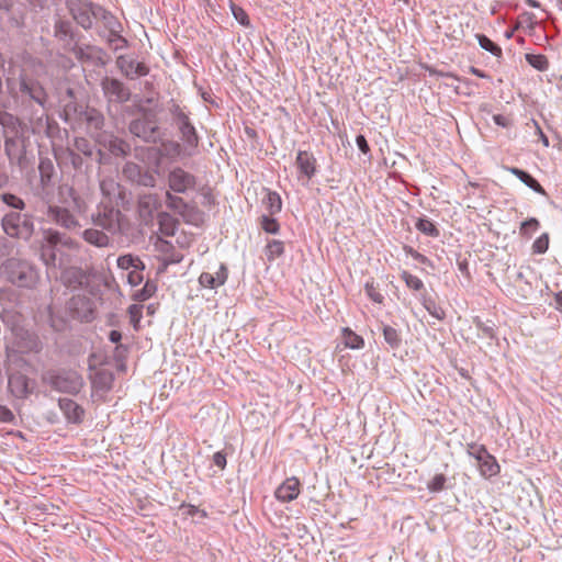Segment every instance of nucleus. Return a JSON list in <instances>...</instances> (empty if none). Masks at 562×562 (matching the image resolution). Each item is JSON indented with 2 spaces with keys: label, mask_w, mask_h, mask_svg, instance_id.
I'll use <instances>...</instances> for the list:
<instances>
[{
  "label": "nucleus",
  "mask_w": 562,
  "mask_h": 562,
  "mask_svg": "<svg viewBox=\"0 0 562 562\" xmlns=\"http://www.w3.org/2000/svg\"><path fill=\"white\" fill-rule=\"evenodd\" d=\"M166 205L178 212L186 222L198 225L202 221V213L193 206H190L184 200L170 191L166 192Z\"/></svg>",
  "instance_id": "f257e3e1"
},
{
  "label": "nucleus",
  "mask_w": 562,
  "mask_h": 562,
  "mask_svg": "<svg viewBox=\"0 0 562 562\" xmlns=\"http://www.w3.org/2000/svg\"><path fill=\"white\" fill-rule=\"evenodd\" d=\"M168 187L176 193H187L194 189L196 179L182 168H175L168 173Z\"/></svg>",
  "instance_id": "f03ea898"
},
{
  "label": "nucleus",
  "mask_w": 562,
  "mask_h": 562,
  "mask_svg": "<svg viewBox=\"0 0 562 562\" xmlns=\"http://www.w3.org/2000/svg\"><path fill=\"white\" fill-rule=\"evenodd\" d=\"M49 383L55 390L66 393H77L82 385L81 378L76 372L54 375Z\"/></svg>",
  "instance_id": "7ed1b4c3"
},
{
  "label": "nucleus",
  "mask_w": 562,
  "mask_h": 562,
  "mask_svg": "<svg viewBox=\"0 0 562 562\" xmlns=\"http://www.w3.org/2000/svg\"><path fill=\"white\" fill-rule=\"evenodd\" d=\"M9 390L10 392L19 398H24L33 391V385H31L27 376L22 372H13L12 367H9Z\"/></svg>",
  "instance_id": "20e7f679"
},
{
  "label": "nucleus",
  "mask_w": 562,
  "mask_h": 562,
  "mask_svg": "<svg viewBox=\"0 0 562 562\" xmlns=\"http://www.w3.org/2000/svg\"><path fill=\"white\" fill-rule=\"evenodd\" d=\"M301 493V482L296 476L285 479L274 491L276 498L281 503H289L297 498Z\"/></svg>",
  "instance_id": "39448f33"
},
{
  "label": "nucleus",
  "mask_w": 562,
  "mask_h": 562,
  "mask_svg": "<svg viewBox=\"0 0 562 562\" xmlns=\"http://www.w3.org/2000/svg\"><path fill=\"white\" fill-rule=\"evenodd\" d=\"M102 90L109 101L125 102L130 99V91L124 85L113 78H104L102 80Z\"/></svg>",
  "instance_id": "423d86ee"
},
{
  "label": "nucleus",
  "mask_w": 562,
  "mask_h": 562,
  "mask_svg": "<svg viewBox=\"0 0 562 562\" xmlns=\"http://www.w3.org/2000/svg\"><path fill=\"white\" fill-rule=\"evenodd\" d=\"M160 206V200L157 194L148 193L142 195L138 200V213L140 218L146 224L150 223L154 218V214Z\"/></svg>",
  "instance_id": "0eeeda50"
},
{
  "label": "nucleus",
  "mask_w": 562,
  "mask_h": 562,
  "mask_svg": "<svg viewBox=\"0 0 562 562\" xmlns=\"http://www.w3.org/2000/svg\"><path fill=\"white\" fill-rule=\"evenodd\" d=\"M94 223L109 232H116L121 228V212L104 207L98 213Z\"/></svg>",
  "instance_id": "6e6552de"
},
{
  "label": "nucleus",
  "mask_w": 562,
  "mask_h": 562,
  "mask_svg": "<svg viewBox=\"0 0 562 562\" xmlns=\"http://www.w3.org/2000/svg\"><path fill=\"white\" fill-rule=\"evenodd\" d=\"M48 215L56 224L66 229L74 231L80 227L79 222L67 209L50 206Z\"/></svg>",
  "instance_id": "1a4fd4ad"
},
{
  "label": "nucleus",
  "mask_w": 562,
  "mask_h": 562,
  "mask_svg": "<svg viewBox=\"0 0 562 562\" xmlns=\"http://www.w3.org/2000/svg\"><path fill=\"white\" fill-rule=\"evenodd\" d=\"M14 266H18V271H11V282L18 284L19 286L30 285L35 277L33 269L24 263H18L13 260H10L9 268H13Z\"/></svg>",
  "instance_id": "9d476101"
},
{
  "label": "nucleus",
  "mask_w": 562,
  "mask_h": 562,
  "mask_svg": "<svg viewBox=\"0 0 562 562\" xmlns=\"http://www.w3.org/2000/svg\"><path fill=\"white\" fill-rule=\"evenodd\" d=\"M296 166L300 172L311 180L316 172V159L314 155L306 150H300L296 156Z\"/></svg>",
  "instance_id": "9b49d317"
},
{
  "label": "nucleus",
  "mask_w": 562,
  "mask_h": 562,
  "mask_svg": "<svg viewBox=\"0 0 562 562\" xmlns=\"http://www.w3.org/2000/svg\"><path fill=\"white\" fill-rule=\"evenodd\" d=\"M227 279V269L221 266L214 273L203 272L199 278V282L203 288L216 289L223 285Z\"/></svg>",
  "instance_id": "f8f14e48"
},
{
  "label": "nucleus",
  "mask_w": 562,
  "mask_h": 562,
  "mask_svg": "<svg viewBox=\"0 0 562 562\" xmlns=\"http://www.w3.org/2000/svg\"><path fill=\"white\" fill-rule=\"evenodd\" d=\"M59 407L68 422L79 424L82 422L85 411L75 401L69 398H60Z\"/></svg>",
  "instance_id": "ddd939ff"
},
{
  "label": "nucleus",
  "mask_w": 562,
  "mask_h": 562,
  "mask_svg": "<svg viewBox=\"0 0 562 562\" xmlns=\"http://www.w3.org/2000/svg\"><path fill=\"white\" fill-rule=\"evenodd\" d=\"M177 121L184 142H187L190 146H196L199 143V137L196 135L195 128L190 123L189 117L184 113H179Z\"/></svg>",
  "instance_id": "4468645a"
},
{
  "label": "nucleus",
  "mask_w": 562,
  "mask_h": 562,
  "mask_svg": "<svg viewBox=\"0 0 562 562\" xmlns=\"http://www.w3.org/2000/svg\"><path fill=\"white\" fill-rule=\"evenodd\" d=\"M154 246L156 251L162 256V260L166 263H176L179 262L182 258L180 255L173 252V246L171 243L162 239L159 236L156 237Z\"/></svg>",
  "instance_id": "2eb2a0df"
},
{
  "label": "nucleus",
  "mask_w": 562,
  "mask_h": 562,
  "mask_svg": "<svg viewBox=\"0 0 562 562\" xmlns=\"http://www.w3.org/2000/svg\"><path fill=\"white\" fill-rule=\"evenodd\" d=\"M130 131L134 135H136L145 140H150L151 138H154L156 128L151 123H149L147 120L143 119V120L133 121L130 125Z\"/></svg>",
  "instance_id": "dca6fc26"
},
{
  "label": "nucleus",
  "mask_w": 562,
  "mask_h": 562,
  "mask_svg": "<svg viewBox=\"0 0 562 562\" xmlns=\"http://www.w3.org/2000/svg\"><path fill=\"white\" fill-rule=\"evenodd\" d=\"M21 215L19 213H10L7 214L2 220V227L7 235L11 237H21L22 236V227Z\"/></svg>",
  "instance_id": "f3484780"
},
{
  "label": "nucleus",
  "mask_w": 562,
  "mask_h": 562,
  "mask_svg": "<svg viewBox=\"0 0 562 562\" xmlns=\"http://www.w3.org/2000/svg\"><path fill=\"white\" fill-rule=\"evenodd\" d=\"M507 170L514 176H516L521 182H524L535 192L546 195V190L543 189V187L528 172L516 167L507 168Z\"/></svg>",
  "instance_id": "a211bd4d"
},
{
  "label": "nucleus",
  "mask_w": 562,
  "mask_h": 562,
  "mask_svg": "<svg viewBox=\"0 0 562 562\" xmlns=\"http://www.w3.org/2000/svg\"><path fill=\"white\" fill-rule=\"evenodd\" d=\"M477 467L481 475L486 479L496 476L501 472V467L496 458L492 454H488L484 460L477 463Z\"/></svg>",
  "instance_id": "6ab92c4d"
},
{
  "label": "nucleus",
  "mask_w": 562,
  "mask_h": 562,
  "mask_svg": "<svg viewBox=\"0 0 562 562\" xmlns=\"http://www.w3.org/2000/svg\"><path fill=\"white\" fill-rule=\"evenodd\" d=\"M159 232L164 236H173L177 229L178 222L169 213L161 212L158 214Z\"/></svg>",
  "instance_id": "aec40b11"
},
{
  "label": "nucleus",
  "mask_w": 562,
  "mask_h": 562,
  "mask_svg": "<svg viewBox=\"0 0 562 562\" xmlns=\"http://www.w3.org/2000/svg\"><path fill=\"white\" fill-rule=\"evenodd\" d=\"M262 203L269 215L278 214L282 210L281 196L274 191L266 190V196L263 198Z\"/></svg>",
  "instance_id": "412c9836"
},
{
  "label": "nucleus",
  "mask_w": 562,
  "mask_h": 562,
  "mask_svg": "<svg viewBox=\"0 0 562 562\" xmlns=\"http://www.w3.org/2000/svg\"><path fill=\"white\" fill-rule=\"evenodd\" d=\"M83 239L97 247H105L109 245V237L101 231L98 229H86L82 234Z\"/></svg>",
  "instance_id": "4be33fe9"
},
{
  "label": "nucleus",
  "mask_w": 562,
  "mask_h": 562,
  "mask_svg": "<svg viewBox=\"0 0 562 562\" xmlns=\"http://www.w3.org/2000/svg\"><path fill=\"white\" fill-rule=\"evenodd\" d=\"M342 339L346 348L361 349L364 346L363 338L351 330L349 327H345L342 329Z\"/></svg>",
  "instance_id": "5701e85b"
},
{
  "label": "nucleus",
  "mask_w": 562,
  "mask_h": 562,
  "mask_svg": "<svg viewBox=\"0 0 562 562\" xmlns=\"http://www.w3.org/2000/svg\"><path fill=\"white\" fill-rule=\"evenodd\" d=\"M284 252V244L281 240L272 239L268 241L265 254L269 261H273L274 259L281 257Z\"/></svg>",
  "instance_id": "b1692460"
},
{
  "label": "nucleus",
  "mask_w": 562,
  "mask_h": 562,
  "mask_svg": "<svg viewBox=\"0 0 562 562\" xmlns=\"http://www.w3.org/2000/svg\"><path fill=\"white\" fill-rule=\"evenodd\" d=\"M21 91L27 93L33 100L38 103H43L45 100L44 91L41 87H36L26 81L21 82Z\"/></svg>",
  "instance_id": "393cba45"
},
{
  "label": "nucleus",
  "mask_w": 562,
  "mask_h": 562,
  "mask_svg": "<svg viewBox=\"0 0 562 562\" xmlns=\"http://www.w3.org/2000/svg\"><path fill=\"white\" fill-rule=\"evenodd\" d=\"M467 451L470 457L476 460L480 463L484 460L488 454H491L484 445H480L476 442L468 443Z\"/></svg>",
  "instance_id": "a878e982"
},
{
  "label": "nucleus",
  "mask_w": 562,
  "mask_h": 562,
  "mask_svg": "<svg viewBox=\"0 0 562 562\" xmlns=\"http://www.w3.org/2000/svg\"><path fill=\"white\" fill-rule=\"evenodd\" d=\"M416 228L427 235V236H431V237H437L439 236V231L438 228L435 226V224L428 220V218H419L416 223Z\"/></svg>",
  "instance_id": "bb28decb"
},
{
  "label": "nucleus",
  "mask_w": 562,
  "mask_h": 562,
  "mask_svg": "<svg viewBox=\"0 0 562 562\" xmlns=\"http://www.w3.org/2000/svg\"><path fill=\"white\" fill-rule=\"evenodd\" d=\"M476 38L479 41L480 46L492 53L494 56H501L502 55V48L496 45L494 42H492L487 36L483 34H476Z\"/></svg>",
  "instance_id": "cd10ccee"
},
{
  "label": "nucleus",
  "mask_w": 562,
  "mask_h": 562,
  "mask_svg": "<svg viewBox=\"0 0 562 562\" xmlns=\"http://www.w3.org/2000/svg\"><path fill=\"white\" fill-rule=\"evenodd\" d=\"M83 278L82 271L80 269L70 268L63 272L61 279L64 282L68 284H80Z\"/></svg>",
  "instance_id": "c85d7f7f"
},
{
  "label": "nucleus",
  "mask_w": 562,
  "mask_h": 562,
  "mask_svg": "<svg viewBox=\"0 0 562 562\" xmlns=\"http://www.w3.org/2000/svg\"><path fill=\"white\" fill-rule=\"evenodd\" d=\"M383 336L385 341L391 346V348H397L401 344V336L398 331L391 327V326H384L383 327Z\"/></svg>",
  "instance_id": "c756f323"
},
{
  "label": "nucleus",
  "mask_w": 562,
  "mask_h": 562,
  "mask_svg": "<svg viewBox=\"0 0 562 562\" xmlns=\"http://www.w3.org/2000/svg\"><path fill=\"white\" fill-rule=\"evenodd\" d=\"M271 216L272 215H262L260 218V226L266 233L277 234L280 229V225L278 221Z\"/></svg>",
  "instance_id": "7c9ffc66"
},
{
  "label": "nucleus",
  "mask_w": 562,
  "mask_h": 562,
  "mask_svg": "<svg viewBox=\"0 0 562 562\" xmlns=\"http://www.w3.org/2000/svg\"><path fill=\"white\" fill-rule=\"evenodd\" d=\"M41 258L47 267L56 266L55 247L43 245L41 248Z\"/></svg>",
  "instance_id": "2f4dec72"
},
{
  "label": "nucleus",
  "mask_w": 562,
  "mask_h": 562,
  "mask_svg": "<svg viewBox=\"0 0 562 562\" xmlns=\"http://www.w3.org/2000/svg\"><path fill=\"white\" fill-rule=\"evenodd\" d=\"M401 278L405 282L406 286L414 291H419L424 288L423 281L407 271H403Z\"/></svg>",
  "instance_id": "473e14b6"
},
{
  "label": "nucleus",
  "mask_w": 562,
  "mask_h": 562,
  "mask_svg": "<svg viewBox=\"0 0 562 562\" xmlns=\"http://www.w3.org/2000/svg\"><path fill=\"white\" fill-rule=\"evenodd\" d=\"M139 265H142V261L138 258L133 257L132 255H124L117 258L119 268L124 270H128L131 268H138Z\"/></svg>",
  "instance_id": "72a5a7b5"
},
{
  "label": "nucleus",
  "mask_w": 562,
  "mask_h": 562,
  "mask_svg": "<svg viewBox=\"0 0 562 562\" xmlns=\"http://www.w3.org/2000/svg\"><path fill=\"white\" fill-rule=\"evenodd\" d=\"M447 479L443 474H436L427 484V488L431 493L440 492L445 488Z\"/></svg>",
  "instance_id": "f704fd0d"
},
{
  "label": "nucleus",
  "mask_w": 562,
  "mask_h": 562,
  "mask_svg": "<svg viewBox=\"0 0 562 562\" xmlns=\"http://www.w3.org/2000/svg\"><path fill=\"white\" fill-rule=\"evenodd\" d=\"M123 173L126 178H128L133 182H137L142 173V169L138 165L133 162H127L123 168Z\"/></svg>",
  "instance_id": "c9c22d12"
},
{
  "label": "nucleus",
  "mask_w": 562,
  "mask_h": 562,
  "mask_svg": "<svg viewBox=\"0 0 562 562\" xmlns=\"http://www.w3.org/2000/svg\"><path fill=\"white\" fill-rule=\"evenodd\" d=\"M540 224L537 218H529L521 223L520 225V234L522 236L530 237L532 233H535L539 228Z\"/></svg>",
  "instance_id": "e433bc0d"
},
{
  "label": "nucleus",
  "mask_w": 562,
  "mask_h": 562,
  "mask_svg": "<svg viewBox=\"0 0 562 562\" xmlns=\"http://www.w3.org/2000/svg\"><path fill=\"white\" fill-rule=\"evenodd\" d=\"M549 248V236L547 233L539 236L532 244L535 254H544Z\"/></svg>",
  "instance_id": "4c0bfd02"
},
{
  "label": "nucleus",
  "mask_w": 562,
  "mask_h": 562,
  "mask_svg": "<svg viewBox=\"0 0 562 562\" xmlns=\"http://www.w3.org/2000/svg\"><path fill=\"white\" fill-rule=\"evenodd\" d=\"M1 200L9 206H12L16 210H23L25 204L22 199L11 193H3L1 195Z\"/></svg>",
  "instance_id": "58836bf2"
},
{
  "label": "nucleus",
  "mask_w": 562,
  "mask_h": 562,
  "mask_svg": "<svg viewBox=\"0 0 562 562\" xmlns=\"http://www.w3.org/2000/svg\"><path fill=\"white\" fill-rule=\"evenodd\" d=\"M529 64L538 70H546L548 68V59L543 55H527Z\"/></svg>",
  "instance_id": "ea45409f"
},
{
  "label": "nucleus",
  "mask_w": 562,
  "mask_h": 562,
  "mask_svg": "<svg viewBox=\"0 0 562 562\" xmlns=\"http://www.w3.org/2000/svg\"><path fill=\"white\" fill-rule=\"evenodd\" d=\"M367 295L375 303H383L384 296L380 293L378 286L373 282H367L366 284Z\"/></svg>",
  "instance_id": "a19ab883"
},
{
  "label": "nucleus",
  "mask_w": 562,
  "mask_h": 562,
  "mask_svg": "<svg viewBox=\"0 0 562 562\" xmlns=\"http://www.w3.org/2000/svg\"><path fill=\"white\" fill-rule=\"evenodd\" d=\"M232 13L234 15V18L244 26H248L250 24V21H249V18H248V14L246 13V11L240 8V7H237L236 4H232Z\"/></svg>",
  "instance_id": "79ce46f5"
},
{
  "label": "nucleus",
  "mask_w": 562,
  "mask_h": 562,
  "mask_svg": "<svg viewBox=\"0 0 562 562\" xmlns=\"http://www.w3.org/2000/svg\"><path fill=\"white\" fill-rule=\"evenodd\" d=\"M44 239L46 241V246L55 247L57 244L61 243V236L59 232L47 229L44 233Z\"/></svg>",
  "instance_id": "37998d69"
},
{
  "label": "nucleus",
  "mask_w": 562,
  "mask_h": 562,
  "mask_svg": "<svg viewBox=\"0 0 562 562\" xmlns=\"http://www.w3.org/2000/svg\"><path fill=\"white\" fill-rule=\"evenodd\" d=\"M136 183L142 184L144 187H154L156 184V178L154 173H151L150 171H142Z\"/></svg>",
  "instance_id": "c03bdc74"
},
{
  "label": "nucleus",
  "mask_w": 562,
  "mask_h": 562,
  "mask_svg": "<svg viewBox=\"0 0 562 562\" xmlns=\"http://www.w3.org/2000/svg\"><path fill=\"white\" fill-rule=\"evenodd\" d=\"M127 281L131 285H138L143 281V273L142 270L138 268H135L131 270L127 274Z\"/></svg>",
  "instance_id": "a18cd8bd"
},
{
  "label": "nucleus",
  "mask_w": 562,
  "mask_h": 562,
  "mask_svg": "<svg viewBox=\"0 0 562 562\" xmlns=\"http://www.w3.org/2000/svg\"><path fill=\"white\" fill-rule=\"evenodd\" d=\"M128 314H130L131 322L136 327L142 317V307L138 305H132L128 308Z\"/></svg>",
  "instance_id": "49530a36"
},
{
  "label": "nucleus",
  "mask_w": 562,
  "mask_h": 562,
  "mask_svg": "<svg viewBox=\"0 0 562 562\" xmlns=\"http://www.w3.org/2000/svg\"><path fill=\"white\" fill-rule=\"evenodd\" d=\"M407 254L422 265H431L429 259L413 248L407 249Z\"/></svg>",
  "instance_id": "de8ad7c7"
},
{
  "label": "nucleus",
  "mask_w": 562,
  "mask_h": 562,
  "mask_svg": "<svg viewBox=\"0 0 562 562\" xmlns=\"http://www.w3.org/2000/svg\"><path fill=\"white\" fill-rule=\"evenodd\" d=\"M356 143L362 154L368 155L370 153V146L363 135H358Z\"/></svg>",
  "instance_id": "09e8293b"
},
{
  "label": "nucleus",
  "mask_w": 562,
  "mask_h": 562,
  "mask_svg": "<svg viewBox=\"0 0 562 562\" xmlns=\"http://www.w3.org/2000/svg\"><path fill=\"white\" fill-rule=\"evenodd\" d=\"M155 292V286L146 283L144 289L140 291V293L136 294L135 296L140 300H147Z\"/></svg>",
  "instance_id": "8fccbe9b"
},
{
  "label": "nucleus",
  "mask_w": 562,
  "mask_h": 562,
  "mask_svg": "<svg viewBox=\"0 0 562 562\" xmlns=\"http://www.w3.org/2000/svg\"><path fill=\"white\" fill-rule=\"evenodd\" d=\"M213 462L220 469H224L226 467V456L222 452H215L213 454Z\"/></svg>",
  "instance_id": "3c124183"
},
{
  "label": "nucleus",
  "mask_w": 562,
  "mask_h": 562,
  "mask_svg": "<svg viewBox=\"0 0 562 562\" xmlns=\"http://www.w3.org/2000/svg\"><path fill=\"white\" fill-rule=\"evenodd\" d=\"M13 419V414L10 409L0 405V422L8 423Z\"/></svg>",
  "instance_id": "603ef678"
},
{
  "label": "nucleus",
  "mask_w": 562,
  "mask_h": 562,
  "mask_svg": "<svg viewBox=\"0 0 562 562\" xmlns=\"http://www.w3.org/2000/svg\"><path fill=\"white\" fill-rule=\"evenodd\" d=\"M493 120H494L495 124L503 126V127H507L510 125V120L507 116H504L502 114L494 115Z\"/></svg>",
  "instance_id": "864d4df0"
},
{
  "label": "nucleus",
  "mask_w": 562,
  "mask_h": 562,
  "mask_svg": "<svg viewBox=\"0 0 562 562\" xmlns=\"http://www.w3.org/2000/svg\"><path fill=\"white\" fill-rule=\"evenodd\" d=\"M148 72V68L146 67L145 64L143 63H137L136 64V67H135V70H134V74L136 76H146Z\"/></svg>",
  "instance_id": "5fc2aeb1"
},
{
  "label": "nucleus",
  "mask_w": 562,
  "mask_h": 562,
  "mask_svg": "<svg viewBox=\"0 0 562 562\" xmlns=\"http://www.w3.org/2000/svg\"><path fill=\"white\" fill-rule=\"evenodd\" d=\"M109 338L112 342H119L122 338V335L117 330H112L109 335Z\"/></svg>",
  "instance_id": "6e6d98bb"
},
{
  "label": "nucleus",
  "mask_w": 562,
  "mask_h": 562,
  "mask_svg": "<svg viewBox=\"0 0 562 562\" xmlns=\"http://www.w3.org/2000/svg\"><path fill=\"white\" fill-rule=\"evenodd\" d=\"M555 303H557V308L562 311V292H559L555 295Z\"/></svg>",
  "instance_id": "4d7b16f0"
},
{
  "label": "nucleus",
  "mask_w": 562,
  "mask_h": 562,
  "mask_svg": "<svg viewBox=\"0 0 562 562\" xmlns=\"http://www.w3.org/2000/svg\"><path fill=\"white\" fill-rule=\"evenodd\" d=\"M526 4L530 8H539L540 3L537 0H525Z\"/></svg>",
  "instance_id": "13d9d810"
},
{
  "label": "nucleus",
  "mask_w": 562,
  "mask_h": 562,
  "mask_svg": "<svg viewBox=\"0 0 562 562\" xmlns=\"http://www.w3.org/2000/svg\"><path fill=\"white\" fill-rule=\"evenodd\" d=\"M459 268L462 272H464L467 276H469V270H468V263L467 262H459Z\"/></svg>",
  "instance_id": "bf43d9fd"
},
{
  "label": "nucleus",
  "mask_w": 562,
  "mask_h": 562,
  "mask_svg": "<svg viewBox=\"0 0 562 562\" xmlns=\"http://www.w3.org/2000/svg\"><path fill=\"white\" fill-rule=\"evenodd\" d=\"M471 72L481 78L485 77V75L480 69L474 68V67L471 68Z\"/></svg>",
  "instance_id": "052dcab7"
},
{
  "label": "nucleus",
  "mask_w": 562,
  "mask_h": 562,
  "mask_svg": "<svg viewBox=\"0 0 562 562\" xmlns=\"http://www.w3.org/2000/svg\"><path fill=\"white\" fill-rule=\"evenodd\" d=\"M83 27H89L91 25V20L89 16L85 18L82 21H80Z\"/></svg>",
  "instance_id": "680f3d73"
},
{
  "label": "nucleus",
  "mask_w": 562,
  "mask_h": 562,
  "mask_svg": "<svg viewBox=\"0 0 562 562\" xmlns=\"http://www.w3.org/2000/svg\"><path fill=\"white\" fill-rule=\"evenodd\" d=\"M538 132H539V134H540V136H541V140H543L544 145H546V146H548V145H549L548 138H547V136L542 133V131H541V128H540V127H538Z\"/></svg>",
  "instance_id": "e2e57ef3"
},
{
  "label": "nucleus",
  "mask_w": 562,
  "mask_h": 562,
  "mask_svg": "<svg viewBox=\"0 0 562 562\" xmlns=\"http://www.w3.org/2000/svg\"><path fill=\"white\" fill-rule=\"evenodd\" d=\"M124 147H125V144H124L123 142H121V143H120V146H119V149H120V151H121V153H123V154L125 153Z\"/></svg>",
  "instance_id": "0e129e2a"
},
{
  "label": "nucleus",
  "mask_w": 562,
  "mask_h": 562,
  "mask_svg": "<svg viewBox=\"0 0 562 562\" xmlns=\"http://www.w3.org/2000/svg\"><path fill=\"white\" fill-rule=\"evenodd\" d=\"M8 358H9V361L11 362L12 361V356L8 355Z\"/></svg>",
  "instance_id": "69168bd1"
},
{
  "label": "nucleus",
  "mask_w": 562,
  "mask_h": 562,
  "mask_svg": "<svg viewBox=\"0 0 562 562\" xmlns=\"http://www.w3.org/2000/svg\"><path fill=\"white\" fill-rule=\"evenodd\" d=\"M64 244H65V245H68V246H70V245H71V243H70V241H65Z\"/></svg>",
  "instance_id": "338daca9"
}]
</instances>
